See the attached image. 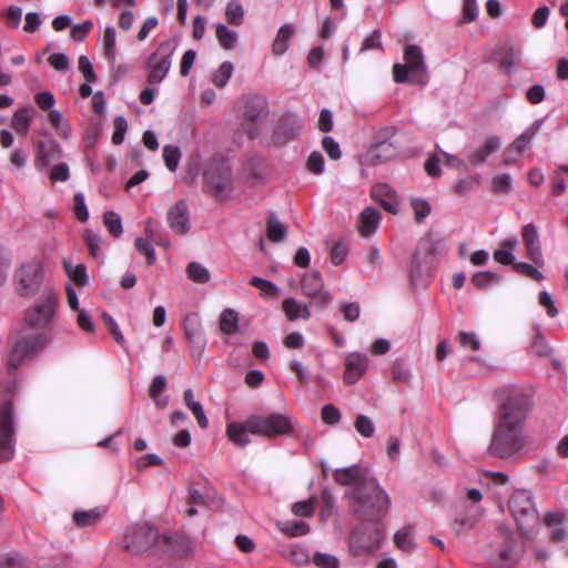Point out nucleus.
<instances>
[{
  "label": "nucleus",
  "instance_id": "nucleus-1",
  "mask_svg": "<svg viewBox=\"0 0 568 568\" xmlns=\"http://www.w3.org/2000/svg\"><path fill=\"white\" fill-rule=\"evenodd\" d=\"M500 413L495 425L489 453L499 458H509L526 444L524 422L530 408L529 396L520 388L501 389L498 394Z\"/></svg>",
  "mask_w": 568,
  "mask_h": 568
},
{
  "label": "nucleus",
  "instance_id": "nucleus-2",
  "mask_svg": "<svg viewBox=\"0 0 568 568\" xmlns=\"http://www.w3.org/2000/svg\"><path fill=\"white\" fill-rule=\"evenodd\" d=\"M333 479L342 486L356 485L346 491L351 509L359 521L376 523L382 519L389 506L388 495L374 479L367 478V469L361 465L336 468Z\"/></svg>",
  "mask_w": 568,
  "mask_h": 568
},
{
  "label": "nucleus",
  "instance_id": "nucleus-3",
  "mask_svg": "<svg viewBox=\"0 0 568 568\" xmlns=\"http://www.w3.org/2000/svg\"><path fill=\"white\" fill-rule=\"evenodd\" d=\"M58 308V296L53 291H44L27 311L24 321L29 327L42 328V332L20 338L8 355V366L17 369L29 356L45 348L53 339L52 324Z\"/></svg>",
  "mask_w": 568,
  "mask_h": 568
},
{
  "label": "nucleus",
  "instance_id": "nucleus-4",
  "mask_svg": "<svg viewBox=\"0 0 568 568\" xmlns=\"http://www.w3.org/2000/svg\"><path fill=\"white\" fill-rule=\"evenodd\" d=\"M405 63L393 65V79L396 83L409 82L424 87L428 82L427 65L424 52L416 44H408L404 49Z\"/></svg>",
  "mask_w": 568,
  "mask_h": 568
},
{
  "label": "nucleus",
  "instance_id": "nucleus-5",
  "mask_svg": "<svg viewBox=\"0 0 568 568\" xmlns=\"http://www.w3.org/2000/svg\"><path fill=\"white\" fill-rule=\"evenodd\" d=\"M508 506L520 532L529 537L534 527L538 524V514L530 494L526 490L514 493Z\"/></svg>",
  "mask_w": 568,
  "mask_h": 568
},
{
  "label": "nucleus",
  "instance_id": "nucleus-6",
  "mask_svg": "<svg viewBox=\"0 0 568 568\" xmlns=\"http://www.w3.org/2000/svg\"><path fill=\"white\" fill-rule=\"evenodd\" d=\"M174 52L175 44L171 40L162 41L156 47L145 63L148 83L159 84L166 78L172 65Z\"/></svg>",
  "mask_w": 568,
  "mask_h": 568
},
{
  "label": "nucleus",
  "instance_id": "nucleus-7",
  "mask_svg": "<svg viewBox=\"0 0 568 568\" xmlns=\"http://www.w3.org/2000/svg\"><path fill=\"white\" fill-rule=\"evenodd\" d=\"M158 542H161V536L153 526L146 523L129 527L123 538L125 550L132 554L144 552Z\"/></svg>",
  "mask_w": 568,
  "mask_h": 568
},
{
  "label": "nucleus",
  "instance_id": "nucleus-8",
  "mask_svg": "<svg viewBox=\"0 0 568 568\" xmlns=\"http://www.w3.org/2000/svg\"><path fill=\"white\" fill-rule=\"evenodd\" d=\"M250 426L258 436L276 437L291 434L293 420L288 415L278 413L267 416L252 415Z\"/></svg>",
  "mask_w": 568,
  "mask_h": 568
},
{
  "label": "nucleus",
  "instance_id": "nucleus-9",
  "mask_svg": "<svg viewBox=\"0 0 568 568\" xmlns=\"http://www.w3.org/2000/svg\"><path fill=\"white\" fill-rule=\"evenodd\" d=\"M268 114L267 101L262 95H250L245 98L243 108V123L244 131L251 139L257 136L262 121Z\"/></svg>",
  "mask_w": 568,
  "mask_h": 568
},
{
  "label": "nucleus",
  "instance_id": "nucleus-10",
  "mask_svg": "<svg viewBox=\"0 0 568 568\" xmlns=\"http://www.w3.org/2000/svg\"><path fill=\"white\" fill-rule=\"evenodd\" d=\"M42 265L38 261L22 264L14 273L17 291L20 295L30 296L38 292L42 283Z\"/></svg>",
  "mask_w": 568,
  "mask_h": 568
},
{
  "label": "nucleus",
  "instance_id": "nucleus-11",
  "mask_svg": "<svg viewBox=\"0 0 568 568\" xmlns=\"http://www.w3.org/2000/svg\"><path fill=\"white\" fill-rule=\"evenodd\" d=\"M376 523H368L376 525ZM363 526L357 527L351 537V549L355 555L371 554L381 547L383 540V532L377 527L366 528L365 521H361Z\"/></svg>",
  "mask_w": 568,
  "mask_h": 568
},
{
  "label": "nucleus",
  "instance_id": "nucleus-12",
  "mask_svg": "<svg viewBox=\"0 0 568 568\" xmlns=\"http://www.w3.org/2000/svg\"><path fill=\"white\" fill-rule=\"evenodd\" d=\"M204 181L215 199L222 201L230 196L232 192V172L229 165L211 166L204 173Z\"/></svg>",
  "mask_w": 568,
  "mask_h": 568
},
{
  "label": "nucleus",
  "instance_id": "nucleus-13",
  "mask_svg": "<svg viewBox=\"0 0 568 568\" xmlns=\"http://www.w3.org/2000/svg\"><path fill=\"white\" fill-rule=\"evenodd\" d=\"M12 416L11 402L0 403V462L9 460L14 455Z\"/></svg>",
  "mask_w": 568,
  "mask_h": 568
},
{
  "label": "nucleus",
  "instance_id": "nucleus-14",
  "mask_svg": "<svg viewBox=\"0 0 568 568\" xmlns=\"http://www.w3.org/2000/svg\"><path fill=\"white\" fill-rule=\"evenodd\" d=\"M515 539L508 528H500L497 539L491 544L498 555L496 565L499 568H511L520 559L519 552L515 549Z\"/></svg>",
  "mask_w": 568,
  "mask_h": 568
},
{
  "label": "nucleus",
  "instance_id": "nucleus-15",
  "mask_svg": "<svg viewBox=\"0 0 568 568\" xmlns=\"http://www.w3.org/2000/svg\"><path fill=\"white\" fill-rule=\"evenodd\" d=\"M323 280L317 271L305 274L301 281V288L305 296L315 301L320 307L328 305L333 296L329 292L323 290Z\"/></svg>",
  "mask_w": 568,
  "mask_h": 568
},
{
  "label": "nucleus",
  "instance_id": "nucleus-16",
  "mask_svg": "<svg viewBox=\"0 0 568 568\" xmlns=\"http://www.w3.org/2000/svg\"><path fill=\"white\" fill-rule=\"evenodd\" d=\"M304 123L303 120L296 114L284 115L280 123H277L273 139L276 144H287L288 142L297 139L302 133Z\"/></svg>",
  "mask_w": 568,
  "mask_h": 568
},
{
  "label": "nucleus",
  "instance_id": "nucleus-17",
  "mask_svg": "<svg viewBox=\"0 0 568 568\" xmlns=\"http://www.w3.org/2000/svg\"><path fill=\"white\" fill-rule=\"evenodd\" d=\"M523 243L526 247L527 257L536 265H544V257L541 251V243L538 229L535 224L529 223L523 226L521 230Z\"/></svg>",
  "mask_w": 568,
  "mask_h": 568
},
{
  "label": "nucleus",
  "instance_id": "nucleus-18",
  "mask_svg": "<svg viewBox=\"0 0 568 568\" xmlns=\"http://www.w3.org/2000/svg\"><path fill=\"white\" fill-rule=\"evenodd\" d=\"M166 221L170 229L178 235H185L190 229V214L187 205L184 201H179L169 209Z\"/></svg>",
  "mask_w": 568,
  "mask_h": 568
},
{
  "label": "nucleus",
  "instance_id": "nucleus-19",
  "mask_svg": "<svg viewBox=\"0 0 568 568\" xmlns=\"http://www.w3.org/2000/svg\"><path fill=\"white\" fill-rule=\"evenodd\" d=\"M368 357L362 353H349L345 357L344 382L355 384L367 371Z\"/></svg>",
  "mask_w": 568,
  "mask_h": 568
},
{
  "label": "nucleus",
  "instance_id": "nucleus-20",
  "mask_svg": "<svg viewBox=\"0 0 568 568\" xmlns=\"http://www.w3.org/2000/svg\"><path fill=\"white\" fill-rule=\"evenodd\" d=\"M501 146V141L496 135H489L484 140V143L476 148L467 156V161L470 165L477 166L483 164L490 154L497 152Z\"/></svg>",
  "mask_w": 568,
  "mask_h": 568
},
{
  "label": "nucleus",
  "instance_id": "nucleus-21",
  "mask_svg": "<svg viewBox=\"0 0 568 568\" xmlns=\"http://www.w3.org/2000/svg\"><path fill=\"white\" fill-rule=\"evenodd\" d=\"M251 416L244 422H233L226 426L229 439L236 446L244 447L250 443L248 435H257L255 429L251 428Z\"/></svg>",
  "mask_w": 568,
  "mask_h": 568
},
{
  "label": "nucleus",
  "instance_id": "nucleus-22",
  "mask_svg": "<svg viewBox=\"0 0 568 568\" xmlns=\"http://www.w3.org/2000/svg\"><path fill=\"white\" fill-rule=\"evenodd\" d=\"M372 196L387 212L396 214L398 211V201L395 191L387 184H377L372 189Z\"/></svg>",
  "mask_w": 568,
  "mask_h": 568
},
{
  "label": "nucleus",
  "instance_id": "nucleus-23",
  "mask_svg": "<svg viewBox=\"0 0 568 568\" xmlns=\"http://www.w3.org/2000/svg\"><path fill=\"white\" fill-rule=\"evenodd\" d=\"M60 145L54 141H40L37 149L36 166L39 170H44L52 160L60 156Z\"/></svg>",
  "mask_w": 568,
  "mask_h": 568
},
{
  "label": "nucleus",
  "instance_id": "nucleus-24",
  "mask_svg": "<svg viewBox=\"0 0 568 568\" xmlns=\"http://www.w3.org/2000/svg\"><path fill=\"white\" fill-rule=\"evenodd\" d=\"M161 542L168 546L173 555L179 557L187 556L194 550V541L185 536H161Z\"/></svg>",
  "mask_w": 568,
  "mask_h": 568
},
{
  "label": "nucleus",
  "instance_id": "nucleus-25",
  "mask_svg": "<svg viewBox=\"0 0 568 568\" xmlns=\"http://www.w3.org/2000/svg\"><path fill=\"white\" fill-rule=\"evenodd\" d=\"M36 115V109L32 105H26L18 109L11 118V128L20 135H26L29 131L31 121Z\"/></svg>",
  "mask_w": 568,
  "mask_h": 568
},
{
  "label": "nucleus",
  "instance_id": "nucleus-26",
  "mask_svg": "<svg viewBox=\"0 0 568 568\" xmlns=\"http://www.w3.org/2000/svg\"><path fill=\"white\" fill-rule=\"evenodd\" d=\"M379 222V212L376 209L368 206L359 214L358 231L363 236H371L376 232Z\"/></svg>",
  "mask_w": 568,
  "mask_h": 568
},
{
  "label": "nucleus",
  "instance_id": "nucleus-27",
  "mask_svg": "<svg viewBox=\"0 0 568 568\" xmlns=\"http://www.w3.org/2000/svg\"><path fill=\"white\" fill-rule=\"evenodd\" d=\"M282 307L288 321L293 322L298 318L308 320L311 317L308 306L293 297L285 298L282 303Z\"/></svg>",
  "mask_w": 568,
  "mask_h": 568
},
{
  "label": "nucleus",
  "instance_id": "nucleus-28",
  "mask_svg": "<svg viewBox=\"0 0 568 568\" xmlns=\"http://www.w3.org/2000/svg\"><path fill=\"white\" fill-rule=\"evenodd\" d=\"M295 33V27L291 23H284L277 31L272 44V51L275 55H283L288 47L290 40Z\"/></svg>",
  "mask_w": 568,
  "mask_h": 568
},
{
  "label": "nucleus",
  "instance_id": "nucleus-29",
  "mask_svg": "<svg viewBox=\"0 0 568 568\" xmlns=\"http://www.w3.org/2000/svg\"><path fill=\"white\" fill-rule=\"evenodd\" d=\"M166 385V378L163 375L155 376L150 385L149 395L158 408H164L169 404V396L164 394Z\"/></svg>",
  "mask_w": 568,
  "mask_h": 568
},
{
  "label": "nucleus",
  "instance_id": "nucleus-30",
  "mask_svg": "<svg viewBox=\"0 0 568 568\" xmlns=\"http://www.w3.org/2000/svg\"><path fill=\"white\" fill-rule=\"evenodd\" d=\"M566 515L564 513H549L545 516V524L552 528L551 539L555 541H561L566 539L567 531L564 528Z\"/></svg>",
  "mask_w": 568,
  "mask_h": 568
},
{
  "label": "nucleus",
  "instance_id": "nucleus-31",
  "mask_svg": "<svg viewBox=\"0 0 568 568\" xmlns=\"http://www.w3.org/2000/svg\"><path fill=\"white\" fill-rule=\"evenodd\" d=\"M396 146L387 140L376 141L371 149V156L376 162L389 161L396 155Z\"/></svg>",
  "mask_w": 568,
  "mask_h": 568
},
{
  "label": "nucleus",
  "instance_id": "nucleus-32",
  "mask_svg": "<svg viewBox=\"0 0 568 568\" xmlns=\"http://www.w3.org/2000/svg\"><path fill=\"white\" fill-rule=\"evenodd\" d=\"M286 226L278 220L275 214H271L266 223V235L271 242L280 243L286 237Z\"/></svg>",
  "mask_w": 568,
  "mask_h": 568
},
{
  "label": "nucleus",
  "instance_id": "nucleus-33",
  "mask_svg": "<svg viewBox=\"0 0 568 568\" xmlns=\"http://www.w3.org/2000/svg\"><path fill=\"white\" fill-rule=\"evenodd\" d=\"M104 514L102 508H92L89 510H79L73 514V521L78 527H89L95 525Z\"/></svg>",
  "mask_w": 568,
  "mask_h": 568
},
{
  "label": "nucleus",
  "instance_id": "nucleus-34",
  "mask_svg": "<svg viewBox=\"0 0 568 568\" xmlns=\"http://www.w3.org/2000/svg\"><path fill=\"white\" fill-rule=\"evenodd\" d=\"M183 399L186 407L193 413L195 416L197 424L201 428H206L209 425V420L204 413V409L200 402L194 400L192 389H186L183 394Z\"/></svg>",
  "mask_w": 568,
  "mask_h": 568
},
{
  "label": "nucleus",
  "instance_id": "nucleus-35",
  "mask_svg": "<svg viewBox=\"0 0 568 568\" xmlns=\"http://www.w3.org/2000/svg\"><path fill=\"white\" fill-rule=\"evenodd\" d=\"M541 122L539 120L532 122L513 143L511 145L523 154L534 138L540 130Z\"/></svg>",
  "mask_w": 568,
  "mask_h": 568
},
{
  "label": "nucleus",
  "instance_id": "nucleus-36",
  "mask_svg": "<svg viewBox=\"0 0 568 568\" xmlns=\"http://www.w3.org/2000/svg\"><path fill=\"white\" fill-rule=\"evenodd\" d=\"M214 27L219 44L225 50H232L237 42V32L222 23H216Z\"/></svg>",
  "mask_w": 568,
  "mask_h": 568
},
{
  "label": "nucleus",
  "instance_id": "nucleus-37",
  "mask_svg": "<svg viewBox=\"0 0 568 568\" xmlns=\"http://www.w3.org/2000/svg\"><path fill=\"white\" fill-rule=\"evenodd\" d=\"M63 267L69 278L75 284L81 286L88 284L87 268L83 264L73 265L69 260H64Z\"/></svg>",
  "mask_w": 568,
  "mask_h": 568
},
{
  "label": "nucleus",
  "instance_id": "nucleus-38",
  "mask_svg": "<svg viewBox=\"0 0 568 568\" xmlns=\"http://www.w3.org/2000/svg\"><path fill=\"white\" fill-rule=\"evenodd\" d=\"M239 314L233 308H225L220 315V328L224 334L231 335L237 331Z\"/></svg>",
  "mask_w": 568,
  "mask_h": 568
},
{
  "label": "nucleus",
  "instance_id": "nucleus-39",
  "mask_svg": "<svg viewBox=\"0 0 568 568\" xmlns=\"http://www.w3.org/2000/svg\"><path fill=\"white\" fill-rule=\"evenodd\" d=\"M225 19L232 26H241L244 21V8L240 0H230L225 8Z\"/></svg>",
  "mask_w": 568,
  "mask_h": 568
},
{
  "label": "nucleus",
  "instance_id": "nucleus-40",
  "mask_svg": "<svg viewBox=\"0 0 568 568\" xmlns=\"http://www.w3.org/2000/svg\"><path fill=\"white\" fill-rule=\"evenodd\" d=\"M233 63L230 61L223 62L217 70L212 73V82L217 88H224L233 74Z\"/></svg>",
  "mask_w": 568,
  "mask_h": 568
},
{
  "label": "nucleus",
  "instance_id": "nucleus-41",
  "mask_svg": "<svg viewBox=\"0 0 568 568\" xmlns=\"http://www.w3.org/2000/svg\"><path fill=\"white\" fill-rule=\"evenodd\" d=\"M115 44H116V33L115 29L113 27H106L103 34V51L105 58L110 62L115 61L116 51H115Z\"/></svg>",
  "mask_w": 568,
  "mask_h": 568
},
{
  "label": "nucleus",
  "instance_id": "nucleus-42",
  "mask_svg": "<svg viewBox=\"0 0 568 568\" xmlns=\"http://www.w3.org/2000/svg\"><path fill=\"white\" fill-rule=\"evenodd\" d=\"M250 283L260 291L263 297H278V287L273 282L254 276Z\"/></svg>",
  "mask_w": 568,
  "mask_h": 568
},
{
  "label": "nucleus",
  "instance_id": "nucleus-43",
  "mask_svg": "<svg viewBox=\"0 0 568 568\" xmlns=\"http://www.w3.org/2000/svg\"><path fill=\"white\" fill-rule=\"evenodd\" d=\"M186 274L190 280L201 284L207 283L211 277L209 270L197 262L189 263Z\"/></svg>",
  "mask_w": 568,
  "mask_h": 568
},
{
  "label": "nucleus",
  "instance_id": "nucleus-44",
  "mask_svg": "<svg viewBox=\"0 0 568 568\" xmlns=\"http://www.w3.org/2000/svg\"><path fill=\"white\" fill-rule=\"evenodd\" d=\"M103 223L110 234L119 237L123 233L121 216L114 211H108L104 213Z\"/></svg>",
  "mask_w": 568,
  "mask_h": 568
},
{
  "label": "nucleus",
  "instance_id": "nucleus-45",
  "mask_svg": "<svg viewBox=\"0 0 568 568\" xmlns=\"http://www.w3.org/2000/svg\"><path fill=\"white\" fill-rule=\"evenodd\" d=\"M163 160L165 163V166L171 171L174 172L180 163L181 160V151L175 145H165L163 148Z\"/></svg>",
  "mask_w": 568,
  "mask_h": 568
},
{
  "label": "nucleus",
  "instance_id": "nucleus-46",
  "mask_svg": "<svg viewBox=\"0 0 568 568\" xmlns=\"http://www.w3.org/2000/svg\"><path fill=\"white\" fill-rule=\"evenodd\" d=\"M499 282L500 276L493 272H477L471 276V283L478 288H484Z\"/></svg>",
  "mask_w": 568,
  "mask_h": 568
},
{
  "label": "nucleus",
  "instance_id": "nucleus-47",
  "mask_svg": "<svg viewBox=\"0 0 568 568\" xmlns=\"http://www.w3.org/2000/svg\"><path fill=\"white\" fill-rule=\"evenodd\" d=\"M151 242L152 241H150L149 239L143 237H136L134 242L136 251L145 256L146 263L149 265H153L156 261L155 251L151 245Z\"/></svg>",
  "mask_w": 568,
  "mask_h": 568
},
{
  "label": "nucleus",
  "instance_id": "nucleus-48",
  "mask_svg": "<svg viewBox=\"0 0 568 568\" xmlns=\"http://www.w3.org/2000/svg\"><path fill=\"white\" fill-rule=\"evenodd\" d=\"M282 531L290 537H298L306 535L310 531V527L304 521L293 520L284 523Z\"/></svg>",
  "mask_w": 568,
  "mask_h": 568
},
{
  "label": "nucleus",
  "instance_id": "nucleus-49",
  "mask_svg": "<svg viewBox=\"0 0 568 568\" xmlns=\"http://www.w3.org/2000/svg\"><path fill=\"white\" fill-rule=\"evenodd\" d=\"M513 189V179L508 173L498 174L493 179V191L497 194H507Z\"/></svg>",
  "mask_w": 568,
  "mask_h": 568
},
{
  "label": "nucleus",
  "instance_id": "nucleus-50",
  "mask_svg": "<svg viewBox=\"0 0 568 568\" xmlns=\"http://www.w3.org/2000/svg\"><path fill=\"white\" fill-rule=\"evenodd\" d=\"M395 545L404 550L408 551L414 547L413 536L409 528L399 529L394 536Z\"/></svg>",
  "mask_w": 568,
  "mask_h": 568
},
{
  "label": "nucleus",
  "instance_id": "nucleus-51",
  "mask_svg": "<svg viewBox=\"0 0 568 568\" xmlns=\"http://www.w3.org/2000/svg\"><path fill=\"white\" fill-rule=\"evenodd\" d=\"M313 562L318 568H338L339 560L336 556L325 552H315Z\"/></svg>",
  "mask_w": 568,
  "mask_h": 568
},
{
  "label": "nucleus",
  "instance_id": "nucleus-52",
  "mask_svg": "<svg viewBox=\"0 0 568 568\" xmlns=\"http://www.w3.org/2000/svg\"><path fill=\"white\" fill-rule=\"evenodd\" d=\"M410 204L414 211L416 222H423L430 214L432 209L426 200L413 199Z\"/></svg>",
  "mask_w": 568,
  "mask_h": 568
},
{
  "label": "nucleus",
  "instance_id": "nucleus-53",
  "mask_svg": "<svg viewBox=\"0 0 568 568\" xmlns=\"http://www.w3.org/2000/svg\"><path fill=\"white\" fill-rule=\"evenodd\" d=\"M102 320L104 321L105 325L108 326L109 328V332L110 334L113 336V338L115 339V342L123 348H125V338L118 325V323L114 321V318L106 314V313H103L102 314Z\"/></svg>",
  "mask_w": 568,
  "mask_h": 568
},
{
  "label": "nucleus",
  "instance_id": "nucleus-54",
  "mask_svg": "<svg viewBox=\"0 0 568 568\" xmlns=\"http://www.w3.org/2000/svg\"><path fill=\"white\" fill-rule=\"evenodd\" d=\"M531 352L537 356H548L551 353V347L539 332L532 337Z\"/></svg>",
  "mask_w": 568,
  "mask_h": 568
},
{
  "label": "nucleus",
  "instance_id": "nucleus-55",
  "mask_svg": "<svg viewBox=\"0 0 568 568\" xmlns=\"http://www.w3.org/2000/svg\"><path fill=\"white\" fill-rule=\"evenodd\" d=\"M356 430L365 438L374 435L375 427L371 418L365 415H358L355 422Z\"/></svg>",
  "mask_w": 568,
  "mask_h": 568
},
{
  "label": "nucleus",
  "instance_id": "nucleus-56",
  "mask_svg": "<svg viewBox=\"0 0 568 568\" xmlns=\"http://www.w3.org/2000/svg\"><path fill=\"white\" fill-rule=\"evenodd\" d=\"M315 509V499L311 498L307 500L297 501L293 505L292 511L294 515L300 517H310L313 515Z\"/></svg>",
  "mask_w": 568,
  "mask_h": 568
},
{
  "label": "nucleus",
  "instance_id": "nucleus-57",
  "mask_svg": "<svg viewBox=\"0 0 568 568\" xmlns=\"http://www.w3.org/2000/svg\"><path fill=\"white\" fill-rule=\"evenodd\" d=\"M83 240L89 246L90 253L93 256H98L103 243L102 237L92 231H85L83 234Z\"/></svg>",
  "mask_w": 568,
  "mask_h": 568
},
{
  "label": "nucleus",
  "instance_id": "nucleus-58",
  "mask_svg": "<svg viewBox=\"0 0 568 568\" xmlns=\"http://www.w3.org/2000/svg\"><path fill=\"white\" fill-rule=\"evenodd\" d=\"M514 270L518 272L521 275L528 276L530 278H534L536 281L544 280V275L540 271H538L532 265L525 263V262H517L514 264Z\"/></svg>",
  "mask_w": 568,
  "mask_h": 568
},
{
  "label": "nucleus",
  "instance_id": "nucleus-59",
  "mask_svg": "<svg viewBox=\"0 0 568 568\" xmlns=\"http://www.w3.org/2000/svg\"><path fill=\"white\" fill-rule=\"evenodd\" d=\"M113 124H114V132L112 135V142L115 145H119L124 140V134L128 129V123H126V120L124 119V116L119 115L114 119Z\"/></svg>",
  "mask_w": 568,
  "mask_h": 568
},
{
  "label": "nucleus",
  "instance_id": "nucleus-60",
  "mask_svg": "<svg viewBox=\"0 0 568 568\" xmlns=\"http://www.w3.org/2000/svg\"><path fill=\"white\" fill-rule=\"evenodd\" d=\"M49 178L52 183L67 182L70 179V170L68 164L59 163L54 165L50 171Z\"/></svg>",
  "mask_w": 568,
  "mask_h": 568
},
{
  "label": "nucleus",
  "instance_id": "nucleus-61",
  "mask_svg": "<svg viewBox=\"0 0 568 568\" xmlns=\"http://www.w3.org/2000/svg\"><path fill=\"white\" fill-rule=\"evenodd\" d=\"M341 412L333 404L324 405L322 408V419L327 425H335L341 419Z\"/></svg>",
  "mask_w": 568,
  "mask_h": 568
},
{
  "label": "nucleus",
  "instance_id": "nucleus-62",
  "mask_svg": "<svg viewBox=\"0 0 568 568\" xmlns=\"http://www.w3.org/2000/svg\"><path fill=\"white\" fill-rule=\"evenodd\" d=\"M79 71L83 74L87 82L95 81L97 77L93 70V65L87 55H80Z\"/></svg>",
  "mask_w": 568,
  "mask_h": 568
},
{
  "label": "nucleus",
  "instance_id": "nucleus-63",
  "mask_svg": "<svg viewBox=\"0 0 568 568\" xmlns=\"http://www.w3.org/2000/svg\"><path fill=\"white\" fill-rule=\"evenodd\" d=\"M322 146L332 160H338L341 158L339 145L332 136H324Z\"/></svg>",
  "mask_w": 568,
  "mask_h": 568
},
{
  "label": "nucleus",
  "instance_id": "nucleus-64",
  "mask_svg": "<svg viewBox=\"0 0 568 568\" xmlns=\"http://www.w3.org/2000/svg\"><path fill=\"white\" fill-rule=\"evenodd\" d=\"M307 168L314 174H322L324 172L323 155L317 151L312 152L307 160Z\"/></svg>",
  "mask_w": 568,
  "mask_h": 568
}]
</instances>
